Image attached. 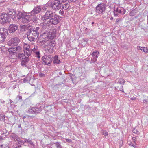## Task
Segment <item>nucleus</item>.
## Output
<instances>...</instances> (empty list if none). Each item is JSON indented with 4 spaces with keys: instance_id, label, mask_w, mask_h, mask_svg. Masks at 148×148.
I'll use <instances>...</instances> for the list:
<instances>
[{
    "instance_id": "1",
    "label": "nucleus",
    "mask_w": 148,
    "mask_h": 148,
    "mask_svg": "<svg viewBox=\"0 0 148 148\" xmlns=\"http://www.w3.org/2000/svg\"><path fill=\"white\" fill-rule=\"evenodd\" d=\"M27 34L28 40L31 42L35 41L39 36L36 32L33 31L32 29L30 31L27 32Z\"/></svg>"
},
{
    "instance_id": "2",
    "label": "nucleus",
    "mask_w": 148,
    "mask_h": 148,
    "mask_svg": "<svg viewBox=\"0 0 148 148\" xmlns=\"http://www.w3.org/2000/svg\"><path fill=\"white\" fill-rule=\"evenodd\" d=\"M11 21L10 16L5 13H3L0 15V23L2 25L9 23Z\"/></svg>"
},
{
    "instance_id": "3",
    "label": "nucleus",
    "mask_w": 148,
    "mask_h": 148,
    "mask_svg": "<svg viewBox=\"0 0 148 148\" xmlns=\"http://www.w3.org/2000/svg\"><path fill=\"white\" fill-rule=\"evenodd\" d=\"M8 34L7 29L4 27L0 28V43L3 42L5 40Z\"/></svg>"
},
{
    "instance_id": "4",
    "label": "nucleus",
    "mask_w": 148,
    "mask_h": 148,
    "mask_svg": "<svg viewBox=\"0 0 148 148\" xmlns=\"http://www.w3.org/2000/svg\"><path fill=\"white\" fill-rule=\"evenodd\" d=\"M55 14L52 11L47 10L44 15L41 16L40 18L43 21L48 19H50L54 15H55Z\"/></svg>"
},
{
    "instance_id": "5",
    "label": "nucleus",
    "mask_w": 148,
    "mask_h": 148,
    "mask_svg": "<svg viewBox=\"0 0 148 148\" xmlns=\"http://www.w3.org/2000/svg\"><path fill=\"white\" fill-rule=\"evenodd\" d=\"M42 108L41 106L32 107L28 110H27L26 112L27 113L36 114L40 112Z\"/></svg>"
},
{
    "instance_id": "6",
    "label": "nucleus",
    "mask_w": 148,
    "mask_h": 148,
    "mask_svg": "<svg viewBox=\"0 0 148 148\" xmlns=\"http://www.w3.org/2000/svg\"><path fill=\"white\" fill-rule=\"evenodd\" d=\"M105 8L106 5L104 3H101L96 6L95 12L98 14H102L105 12Z\"/></svg>"
},
{
    "instance_id": "7",
    "label": "nucleus",
    "mask_w": 148,
    "mask_h": 148,
    "mask_svg": "<svg viewBox=\"0 0 148 148\" xmlns=\"http://www.w3.org/2000/svg\"><path fill=\"white\" fill-rule=\"evenodd\" d=\"M61 0H55L52 2L51 4V8L53 10H59L61 9Z\"/></svg>"
},
{
    "instance_id": "8",
    "label": "nucleus",
    "mask_w": 148,
    "mask_h": 148,
    "mask_svg": "<svg viewBox=\"0 0 148 148\" xmlns=\"http://www.w3.org/2000/svg\"><path fill=\"white\" fill-rule=\"evenodd\" d=\"M125 12V10L123 7H119L117 8H114V13L115 16H118L120 14H124Z\"/></svg>"
},
{
    "instance_id": "9",
    "label": "nucleus",
    "mask_w": 148,
    "mask_h": 148,
    "mask_svg": "<svg viewBox=\"0 0 148 148\" xmlns=\"http://www.w3.org/2000/svg\"><path fill=\"white\" fill-rule=\"evenodd\" d=\"M59 17L55 14V15H54L52 18L49 20L48 22L51 24L56 25L59 22Z\"/></svg>"
},
{
    "instance_id": "10",
    "label": "nucleus",
    "mask_w": 148,
    "mask_h": 148,
    "mask_svg": "<svg viewBox=\"0 0 148 148\" xmlns=\"http://www.w3.org/2000/svg\"><path fill=\"white\" fill-rule=\"evenodd\" d=\"M60 6L61 9L66 10L69 7V2L67 0H61Z\"/></svg>"
},
{
    "instance_id": "11",
    "label": "nucleus",
    "mask_w": 148,
    "mask_h": 148,
    "mask_svg": "<svg viewBox=\"0 0 148 148\" xmlns=\"http://www.w3.org/2000/svg\"><path fill=\"white\" fill-rule=\"evenodd\" d=\"M42 60L43 61L42 63L43 64L49 65L52 62L51 58L49 56L45 55L42 57Z\"/></svg>"
},
{
    "instance_id": "12",
    "label": "nucleus",
    "mask_w": 148,
    "mask_h": 148,
    "mask_svg": "<svg viewBox=\"0 0 148 148\" xmlns=\"http://www.w3.org/2000/svg\"><path fill=\"white\" fill-rule=\"evenodd\" d=\"M41 10V8L40 6H36L33 9V10L29 13V14H31V15L32 16L34 17L36 14H38L40 12Z\"/></svg>"
},
{
    "instance_id": "13",
    "label": "nucleus",
    "mask_w": 148,
    "mask_h": 148,
    "mask_svg": "<svg viewBox=\"0 0 148 148\" xmlns=\"http://www.w3.org/2000/svg\"><path fill=\"white\" fill-rule=\"evenodd\" d=\"M20 39L17 37H14L12 38L8 42V44L11 46L17 45L19 42Z\"/></svg>"
},
{
    "instance_id": "14",
    "label": "nucleus",
    "mask_w": 148,
    "mask_h": 148,
    "mask_svg": "<svg viewBox=\"0 0 148 148\" xmlns=\"http://www.w3.org/2000/svg\"><path fill=\"white\" fill-rule=\"evenodd\" d=\"M50 26L49 24L47 23H44L42 24L41 29L42 32H44L43 33L45 34L46 33L47 34L49 32Z\"/></svg>"
},
{
    "instance_id": "15",
    "label": "nucleus",
    "mask_w": 148,
    "mask_h": 148,
    "mask_svg": "<svg viewBox=\"0 0 148 148\" xmlns=\"http://www.w3.org/2000/svg\"><path fill=\"white\" fill-rule=\"evenodd\" d=\"M8 15L14 20L16 18V13L15 10L13 9H11L8 10V12L7 13Z\"/></svg>"
},
{
    "instance_id": "16",
    "label": "nucleus",
    "mask_w": 148,
    "mask_h": 148,
    "mask_svg": "<svg viewBox=\"0 0 148 148\" xmlns=\"http://www.w3.org/2000/svg\"><path fill=\"white\" fill-rule=\"evenodd\" d=\"M31 25L28 24L21 26L20 27V30L22 32L30 31L32 29L30 28Z\"/></svg>"
},
{
    "instance_id": "17",
    "label": "nucleus",
    "mask_w": 148,
    "mask_h": 148,
    "mask_svg": "<svg viewBox=\"0 0 148 148\" xmlns=\"http://www.w3.org/2000/svg\"><path fill=\"white\" fill-rule=\"evenodd\" d=\"M30 15H25L21 19V22L23 23H27L31 20L32 17Z\"/></svg>"
},
{
    "instance_id": "18",
    "label": "nucleus",
    "mask_w": 148,
    "mask_h": 148,
    "mask_svg": "<svg viewBox=\"0 0 148 148\" xmlns=\"http://www.w3.org/2000/svg\"><path fill=\"white\" fill-rule=\"evenodd\" d=\"M99 54V52L97 51H94L92 53V57L91 58V61L92 62H95L97 61V58Z\"/></svg>"
},
{
    "instance_id": "19",
    "label": "nucleus",
    "mask_w": 148,
    "mask_h": 148,
    "mask_svg": "<svg viewBox=\"0 0 148 148\" xmlns=\"http://www.w3.org/2000/svg\"><path fill=\"white\" fill-rule=\"evenodd\" d=\"M18 29L17 25L14 24H11L9 26L8 30L10 33L14 32Z\"/></svg>"
},
{
    "instance_id": "20",
    "label": "nucleus",
    "mask_w": 148,
    "mask_h": 148,
    "mask_svg": "<svg viewBox=\"0 0 148 148\" xmlns=\"http://www.w3.org/2000/svg\"><path fill=\"white\" fill-rule=\"evenodd\" d=\"M14 48H9L8 51L9 53V55H11V58H14L13 56H16V53L15 51Z\"/></svg>"
},
{
    "instance_id": "21",
    "label": "nucleus",
    "mask_w": 148,
    "mask_h": 148,
    "mask_svg": "<svg viewBox=\"0 0 148 148\" xmlns=\"http://www.w3.org/2000/svg\"><path fill=\"white\" fill-rule=\"evenodd\" d=\"M46 45L45 44V45H47V46H49L53 47L55 46L56 45L55 41L52 40H47L46 41Z\"/></svg>"
},
{
    "instance_id": "22",
    "label": "nucleus",
    "mask_w": 148,
    "mask_h": 148,
    "mask_svg": "<svg viewBox=\"0 0 148 148\" xmlns=\"http://www.w3.org/2000/svg\"><path fill=\"white\" fill-rule=\"evenodd\" d=\"M25 15L22 12L19 11L18 12V13L17 14V15L16 16V17L18 19H20L22 18Z\"/></svg>"
},
{
    "instance_id": "23",
    "label": "nucleus",
    "mask_w": 148,
    "mask_h": 148,
    "mask_svg": "<svg viewBox=\"0 0 148 148\" xmlns=\"http://www.w3.org/2000/svg\"><path fill=\"white\" fill-rule=\"evenodd\" d=\"M29 59L28 57L24 59L23 60H21V64L22 66H26V64L27 63Z\"/></svg>"
},
{
    "instance_id": "24",
    "label": "nucleus",
    "mask_w": 148,
    "mask_h": 148,
    "mask_svg": "<svg viewBox=\"0 0 148 148\" xmlns=\"http://www.w3.org/2000/svg\"><path fill=\"white\" fill-rule=\"evenodd\" d=\"M15 51L16 53V56H17V53L21 52L22 51V47L19 46H17L16 47L14 48Z\"/></svg>"
},
{
    "instance_id": "25",
    "label": "nucleus",
    "mask_w": 148,
    "mask_h": 148,
    "mask_svg": "<svg viewBox=\"0 0 148 148\" xmlns=\"http://www.w3.org/2000/svg\"><path fill=\"white\" fill-rule=\"evenodd\" d=\"M60 62V60L58 59V56H55L53 58V63L54 64H59Z\"/></svg>"
},
{
    "instance_id": "26",
    "label": "nucleus",
    "mask_w": 148,
    "mask_h": 148,
    "mask_svg": "<svg viewBox=\"0 0 148 148\" xmlns=\"http://www.w3.org/2000/svg\"><path fill=\"white\" fill-rule=\"evenodd\" d=\"M18 57L19 59L22 60L27 57H26L25 55L23 53H18Z\"/></svg>"
},
{
    "instance_id": "27",
    "label": "nucleus",
    "mask_w": 148,
    "mask_h": 148,
    "mask_svg": "<svg viewBox=\"0 0 148 148\" xmlns=\"http://www.w3.org/2000/svg\"><path fill=\"white\" fill-rule=\"evenodd\" d=\"M24 51H25L31 49L30 46L29 45L25 43H24L23 44Z\"/></svg>"
},
{
    "instance_id": "28",
    "label": "nucleus",
    "mask_w": 148,
    "mask_h": 148,
    "mask_svg": "<svg viewBox=\"0 0 148 148\" xmlns=\"http://www.w3.org/2000/svg\"><path fill=\"white\" fill-rule=\"evenodd\" d=\"M24 52L27 56H29L32 54V49H31L26 51H24Z\"/></svg>"
},
{
    "instance_id": "29",
    "label": "nucleus",
    "mask_w": 148,
    "mask_h": 148,
    "mask_svg": "<svg viewBox=\"0 0 148 148\" xmlns=\"http://www.w3.org/2000/svg\"><path fill=\"white\" fill-rule=\"evenodd\" d=\"M46 39H45L44 38H42L41 40H39V43H42L43 44H45L46 45V41H47L46 40Z\"/></svg>"
},
{
    "instance_id": "30",
    "label": "nucleus",
    "mask_w": 148,
    "mask_h": 148,
    "mask_svg": "<svg viewBox=\"0 0 148 148\" xmlns=\"http://www.w3.org/2000/svg\"><path fill=\"white\" fill-rule=\"evenodd\" d=\"M116 88L118 90H119L123 93L124 92L123 86L121 85L120 87L119 86H117Z\"/></svg>"
},
{
    "instance_id": "31",
    "label": "nucleus",
    "mask_w": 148,
    "mask_h": 148,
    "mask_svg": "<svg viewBox=\"0 0 148 148\" xmlns=\"http://www.w3.org/2000/svg\"><path fill=\"white\" fill-rule=\"evenodd\" d=\"M40 27H37L36 28H34V29H32V30L34 31L35 32H36L38 35H39V33L40 32Z\"/></svg>"
},
{
    "instance_id": "32",
    "label": "nucleus",
    "mask_w": 148,
    "mask_h": 148,
    "mask_svg": "<svg viewBox=\"0 0 148 148\" xmlns=\"http://www.w3.org/2000/svg\"><path fill=\"white\" fill-rule=\"evenodd\" d=\"M125 82V81L122 78H120L119 79L118 83L120 84H123V85Z\"/></svg>"
},
{
    "instance_id": "33",
    "label": "nucleus",
    "mask_w": 148,
    "mask_h": 148,
    "mask_svg": "<svg viewBox=\"0 0 148 148\" xmlns=\"http://www.w3.org/2000/svg\"><path fill=\"white\" fill-rule=\"evenodd\" d=\"M137 128V127L135 128H134V129L132 130V132L134 133L137 134H139V132L138 131Z\"/></svg>"
},
{
    "instance_id": "34",
    "label": "nucleus",
    "mask_w": 148,
    "mask_h": 148,
    "mask_svg": "<svg viewBox=\"0 0 148 148\" xmlns=\"http://www.w3.org/2000/svg\"><path fill=\"white\" fill-rule=\"evenodd\" d=\"M122 19L121 18H117L116 20L115 24L116 25L118 23H119L121 21Z\"/></svg>"
},
{
    "instance_id": "35",
    "label": "nucleus",
    "mask_w": 148,
    "mask_h": 148,
    "mask_svg": "<svg viewBox=\"0 0 148 148\" xmlns=\"http://www.w3.org/2000/svg\"><path fill=\"white\" fill-rule=\"evenodd\" d=\"M57 148H62V146L58 142H57L55 143Z\"/></svg>"
},
{
    "instance_id": "36",
    "label": "nucleus",
    "mask_w": 148,
    "mask_h": 148,
    "mask_svg": "<svg viewBox=\"0 0 148 148\" xmlns=\"http://www.w3.org/2000/svg\"><path fill=\"white\" fill-rule=\"evenodd\" d=\"M142 51L144 52L148 53V49L146 47H143Z\"/></svg>"
},
{
    "instance_id": "37",
    "label": "nucleus",
    "mask_w": 148,
    "mask_h": 148,
    "mask_svg": "<svg viewBox=\"0 0 148 148\" xmlns=\"http://www.w3.org/2000/svg\"><path fill=\"white\" fill-rule=\"evenodd\" d=\"M0 120L4 121L5 120V118L4 116H0Z\"/></svg>"
},
{
    "instance_id": "38",
    "label": "nucleus",
    "mask_w": 148,
    "mask_h": 148,
    "mask_svg": "<svg viewBox=\"0 0 148 148\" xmlns=\"http://www.w3.org/2000/svg\"><path fill=\"white\" fill-rule=\"evenodd\" d=\"M102 133V134L104 135L105 136H107L108 134V132L106 130H103Z\"/></svg>"
},
{
    "instance_id": "39",
    "label": "nucleus",
    "mask_w": 148,
    "mask_h": 148,
    "mask_svg": "<svg viewBox=\"0 0 148 148\" xmlns=\"http://www.w3.org/2000/svg\"><path fill=\"white\" fill-rule=\"evenodd\" d=\"M17 98L18 100L19 101H21L22 100V97L21 96L19 95L17 97Z\"/></svg>"
},
{
    "instance_id": "40",
    "label": "nucleus",
    "mask_w": 148,
    "mask_h": 148,
    "mask_svg": "<svg viewBox=\"0 0 148 148\" xmlns=\"http://www.w3.org/2000/svg\"><path fill=\"white\" fill-rule=\"evenodd\" d=\"M35 53L36 54V55L37 57L38 58H40V52H39V51L36 52Z\"/></svg>"
},
{
    "instance_id": "41",
    "label": "nucleus",
    "mask_w": 148,
    "mask_h": 148,
    "mask_svg": "<svg viewBox=\"0 0 148 148\" xmlns=\"http://www.w3.org/2000/svg\"><path fill=\"white\" fill-rule=\"evenodd\" d=\"M39 76L40 77H45V74L42 73H39Z\"/></svg>"
},
{
    "instance_id": "42",
    "label": "nucleus",
    "mask_w": 148,
    "mask_h": 148,
    "mask_svg": "<svg viewBox=\"0 0 148 148\" xmlns=\"http://www.w3.org/2000/svg\"><path fill=\"white\" fill-rule=\"evenodd\" d=\"M65 140L67 142H69V143L71 142L72 141V140L71 139H66Z\"/></svg>"
},
{
    "instance_id": "43",
    "label": "nucleus",
    "mask_w": 148,
    "mask_h": 148,
    "mask_svg": "<svg viewBox=\"0 0 148 148\" xmlns=\"http://www.w3.org/2000/svg\"><path fill=\"white\" fill-rule=\"evenodd\" d=\"M143 47L140 46H138L137 47V49L138 50H140L141 51L142 50V49Z\"/></svg>"
},
{
    "instance_id": "44",
    "label": "nucleus",
    "mask_w": 148,
    "mask_h": 148,
    "mask_svg": "<svg viewBox=\"0 0 148 148\" xmlns=\"http://www.w3.org/2000/svg\"><path fill=\"white\" fill-rule=\"evenodd\" d=\"M37 50V48H34V49H32V51H33L34 53L35 52V51H36Z\"/></svg>"
},
{
    "instance_id": "45",
    "label": "nucleus",
    "mask_w": 148,
    "mask_h": 148,
    "mask_svg": "<svg viewBox=\"0 0 148 148\" xmlns=\"http://www.w3.org/2000/svg\"><path fill=\"white\" fill-rule=\"evenodd\" d=\"M47 6H45L42 7L43 10H47Z\"/></svg>"
},
{
    "instance_id": "46",
    "label": "nucleus",
    "mask_w": 148,
    "mask_h": 148,
    "mask_svg": "<svg viewBox=\"0 0 148 148\" xmlns=\"http://www.w3.org/2000/svg\"><path fill=\"white\" fill-rule=\"evenodd\" d=\"M143 103H146L148 102V100L144 99L143 101Z\"/></svg>"
},
{
    "instance_id": "47",
    "label": "nucleus",
    "mask_w": 148,
    "mask_h": 148,
    "mask_svg": "<svg viewBox=\"0 0 148 148\" xmlns=\"http://www.w3.org/2000/svg\"><path fill=\"white\" fill-rule=\"evenodd\" d=\"M28 143H29V144H31V145H33V142H32V141H31V140H29V141H28Z\"/></svg>"
},
{
    "instance_id": "48",
    "label": "nucleus",
    "mask_w": 148,
    "mask_h": 148,
    "mask_svg": "<svg viewBox=\"0 0 148 148\" xmlns=\"http://www.w3.org/2000/svg\"><path fill=\"white\" fill-rule=\"evenodd\" d=\"M83 40L84 41H88V38H84L83 39Z\"/></svg>"
},
{
    "instance_id": "49",
    "label": "nucleus",
    "mask_w": 148,
    "mask_h": 148,
    "mask_svg": "<svg viewBox=\"0 0 148 148\" xmlns=\"http://www.w3.org/2000/svg\"><path fill=\"white\" fill-rule=\"evenodd\" d=\"M60 12L61 13V15H63V14H64V11H61V10L60 11Z\"/></svg>"
},
{
    "instance_id": "50",
    "label": "nucleus",
    "mask_w": 148,
    "mask_h": 148,
    "mask_svg": "<svg viewBox=\"0 0 148 148\" xmlns=\"http://www.w3.org/2000/svg\"><path fill=\"white\" fill-rule=\"evenodd\" d=\"M136 137H133L132 138V139H133V140L134 141V142H135V141H136Z\"/></svg>"
},
{
    "instance_id": "51",
    "label": "nucleus",
    "mask_w": 148,
    "mask_h": 148,
    "mask_svg": "<svg viewBox=\"0 0 148 148\" xmlns=\"http://www.w3.org/2000/svg\"><path fill=\"white\" fill-rule=\"evenodd\" d=\"M136 99V98H131L130 99L131 100H135Z\"/></svg>"
},
{
    "instance_id": "52",
    "label": "nucleus",
    "mask_w": 148,
    "mask_h": 148,
    "mask_svg": "<svg viewBox=\"0 0 148 148\" xmlns=\"http://www.w3.org/2000/svg\"><path fill=\"white\" fill-rule=\"evenodd\" d=\"M21 124H19L18 125V128H21Z\"/></svg>"
},
{
    "instance_id": "53",
    "label": "nucleus",
    "mask_w": 148,
    "mask_h": 148,
    "mask_svg": "<svg viewBox=\"0 0 148 148\" xmlns=\"http://www.w3.org/2000/svg\"><path fill=\"white\" fill-rule=\"evenodd\" d=\"M77 0H70V1L71 2H74L75 1Z\"/></svg>"
},
{
    "instance_id": "54",
    "label": "nucleus",
    "mask_w": 148,
    "mask_h": 148,
    "mask_svg": "<svg viewBox=\"0 0 148 148\" xmlns=\"http://www.w3.org/2000/svg\"><path fill=\"white\" fill-rule=\"evenodd\" d=\"M21 147V145H20V146H18L17 147H16L15 148H19Z\"/></svg>"
},
{
    "instance_id": "55",
    "label": "nucleus",
    "mask_w": 148,
    "mask_h": 148,
    "mask_svg": "<svg viewBox=\"0 0 148 148\" xmlns=\"http://www.w3.org/2000/svg\"><path fill=\"white\" fill-rule=\"evenodd\" d=\"M132 146H133L134 147V148H135L136 147V146H135V145H131Z\"/></svg>"
},
{
    "instance_id": "56",
    "label": "nucleus",
    "mask_w": 148,
    "mask_h": 148,
    "mask_svg": "<svg viewBox=\"0 0 148 148\" xmlns=\"http://www.w3.org/2000/svg\"><path fill=\"white\" fill-rule=\"evenodd\" d=\"M29 140H28L26 139L25 140V142H28V141H29Z\"/></svg>"
},
{
    "instance_id": "57",
    "label": "nucleus",
    "mask_w": 148,
    "mask_h": 148,
    "mask_svg": "<svg viewBox=\"0 0 148 148\" xmlns=\"http://www.w3.org/2000/svg\"><path fill=\"white\" fill-rule=\"evenodd\" d=\"M3 139V138L1 136H0V140H2V139Z\"/></svg>"
},
{
    "instance_id": "58",
    "label": "nucleus",
    "mask_w": 148,
    "mask_h": 148,
    "mask_svg": "<svg viewBox=\"0 0 148 148\" xmlns=\"http://www.w3.org/2000/svg\"><path fill=\"white\" fill-rule=\"evenodd\" d=\"M10 103H11L12 102V100H11L10 99Z\"/></svg>"
},
{
    "instance_id": "59",
    "label": "nucleus",
    "mask_w": 148,
    "mask_h": 148,
    "mask_svg": "<svg viewBox=\"0 0 148 148\" xmlns=\"http://www.w3.org/2000/svg\"><path fill=\"white\" fill-rule=\"evenodd\" d=\"M25 80H26L25 79H23V81L25 82Z\"/></svg>"
},
{
    "instance_id": "60",
    "label": "nucleus",
    "mask_w": 148,
    "mask_h": 148,
    "mask_svg": "<svg viewBox=\"0 0 148 148\" xmlns=\"http://www.w3.org/2000/svg\"><path fill=\"white\" fill-rule=\"evenodd\" d=\"M94 24V22H92V25L93 24Z\"/></svg>"
},
{
    "instance_id": "61",
    "label": "nucleus",
    "mask_w": 148,
    "mask_h": 148,
    "mask_svg": "<svg viewBox=\"0 0 148 148\" xmlns=\"http://www.w3.org/2000/svg\"><path fill=\"white\" fill-rule=\"evenodd\" d=\"M0 146L1 147H2L3 146V145H0Z\"/></svg>"
},
{
    "instance_id": "62",
    "label": "nucleus",
    "mask_w": 148,
    "mask_h": 148,
    "mask_svg": "<svg viewBox=\"0 0 148 148\" xmlns=\"http://www.w3.org/2000/svg\"><path fill=\"white\" fill-rule=\"evenodd\" d=\"M59 75H61V74H62V73H61V72H60V73H59Z\"/></svg>"
},
{
    "instance_id": "63",
    "label": "nucleus",
    "mask_w": 148,
    "mask_h": 148,
    "mask_svg": "<svg viewBox=\"0 0 148 148\" xmlns=\"http://www.w3.org/2000/svg\"><path fill=\"white\" fill-rule=\"evenodd\" d=\"M25 116H24L23 117V118L24 119H25Z\"/></svg>"
},
{
    "instance_id": "64",
    "label": "nucleus",
    "mask_w": 148,
    "mask_h": 148,
    "mask_svg": "<svg viewBox=\"0 0 148 148\" xmlns=\"http://www.w3.org/2000/svg\"><path fill=\"white\" fill-rule=\"evenodd\" d=\"M112 19H113V18H112V17H111V18H110V19H111V20H112Z\"/></svg>"
}]
</instances>
